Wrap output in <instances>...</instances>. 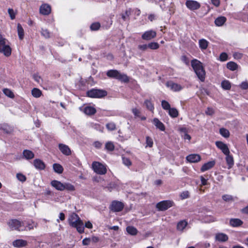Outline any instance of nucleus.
<instances>
[{"label": "nucleus", "mask_w": 248, "mask_h": 248, "mask_svg": "<svg viewBox=\"0 0 248 248\" xmlns=\"http://www.w3.org/2000/svg\"><path fill=\"white\" fill-rule=\"evenodd\" d=\"M199 46L201 49H206L208 45V42L204 39H200L199 41Z\"/></svg>", "instance_id": "32"}, {"label": "nucleus", "mask_w": 248, "mask_h": 248, "mask_svg": "<svg viewBox=\"0 0 248 248\" xmlns=\"http://www.w3.org/2000/svg\"><path fill=\"white\" fill-rule=\"evenodd\" d=\"M161 106L162 108L166 110H169L170 108V104L166 100H162L161 101Z\"/></svg>", "instance_id": "46"}, {"label": "nucleus", "mask_w": 248, "mask_h": 248, "mask_svg": "<svg viewBox=\"0 0 248 248\" xmlns=\"http://www.w3.org/2000/svg\"><path fill=\"white\" fill-rule=\"evenodd\" d=\"M227 68L231 71H234L237 69L238 65L233 62H229L227 63Z\"/></svg>", "instance_id": "34"}, {"label": "nucleus", "mask_w": 248, "mask_h": 248, "mask_svg": "<svg viewBox=\"0 0 248 248\" xmlns=\"http://www.w3.org/2000/svg\"><path fill=\"white\" fill-rule=\"evenodd\" d=\"M53 168L54 171L59 174L62 173L63 170L62 166L57 163H55L53 165Z\"/></svg>", "instance_id": "31"}, {"label": "nucleus", "mask_w": 248, "mask_h": 248, "mask_svg": "<svg viewBox=\"0 0 248 248\" xmlns=\"http://www.w3.org/2000/svg\"><path fill=\"white\" fill-rule=\"evenodd\" d=\"M156 35V32L150 30L148 31H145L141 36V38L143 40H150L153 38H154Z\"/></svg>", "instance_id": "11"}, {"label": "nucleus", "mask_w": 248, "mask_h": 248, "mask_svg": "<svg viewBox=\"0 0 248 248\" xmlns=\"http://www.w3.org/2000/svg\"><path fill=\"white\" fill-rule=\"evenodd\" d=\"M126 231L129 234L132 235H135L137 234V233L138 232L137 229L133 226L127 227Z\"/></svg>", "instance_id": "36"}, {"label": "nucleus", "mask_w": 248, "mask_h": 248, "mask_svg": "<svg viewBox=\"0 0 248 248\" xmlns=\"http://www.w3.org/2000/svg\"><path fill=\"white\" fill-rule=\"evenodd\" d=\"M222 198L224 201L228 202H231L234 201L233 197L230 195H223L222 196Z\"/></svg>", "instance_id": "42"}, {"label": "nucleus", "mask_w": 248, "mask_h": 248, "mask_svg": "<svg viewBox=\"0 0 248 248\" xmlns=\"http://www.w3.org/2000/svg\"><path fill=\"white\" fill-rule=\"evenodd\" d=\"M0 52L2 53L5 56L8 57L11 54V48L10 46L6 44V39L0 34Z\"/></svg>", "instance_id": "3"}, {"label": "nucleus", "mask_w": 248, "mask_h": 248, "mask_svg": "<svg viewBox=\"0 0 248 248\" xmlns=\"http://www.w3.org/2000/svg\"><path fill=\"white\" fill-rule=\"evenodd\" d=\"M16 177L19 181L22 182H25L26 180V176L21 173H17Z\"/></svg>", "instance_id": "53"}, {"label": "nucleus", "mask_w": 248, "mask_h": 248, "mask_svg": "<svg viewBox=\"0 0 248 248\" xmlns=\"http://www.w3.org/2000/svg\"><path fill=\"white\" fill-rule=\"evenodd\" d=\"M201 156L198 154H191L186 156V160L191 163H196L201 160Z\"/></svg>", "instance_id": "15"}, {"label": "nucleus", "mask_w": 248, "mask_h": 248, "mask_svg": "<svg viewBox=\"0 0 248 248\" xmlns=\"http://www.w3.org/2000/svg\"><path fill=\"white\" fill-rule=\"evenodd\" d=\"M33 78L37 83H40L42 81V79L39 75L37 74H34L33 75Z\"/></svg>", "instance_id": "57"}, {"label": "nucleus", "mask_w": 248, "mask_h": 248, "mask_svg": "<svg viewBox=\"0 0 248 248\" xmlns=\"http://www.w3.org/2000/svg\"><path fill=\"white\" fill-rule=\"evenodd\" d=\"M221 86L225 90H229L231 88V84L229 80H224L221 83Z\"/></svg>", "instance_id": "30"}, {"label": "nucleus", "mask_w": 248, "mask_h": 248, "mask_svg": "<svg viewBox=\"0 0 248 248\" xmlns=\"http://www.w3.org/2000/svg\"><path fill=\"white\" fill-rule=\"evenodd\" d=\"M31 94L33 97L38 98L41 95L42 92L37 88H33L31 91Z\"/></svg>", "instance_id": "39"}, {"label": "nucleus", "mask_w": 248, "mask_h": 248, "mask_svg": "<svg viewBox=\"0 0 248 248\" xmlns=\"http://www.w3.org/2000/svg\"><path fill=\"white\" fill-rule=\"evenodd\" d=\"M227 59H228V55L226 53L223 52L220 54V56H219L220 61H221L222 62H224V61H226V60H227Z\"/></svg>", "instance_id": "54"}, {"label": "nucleus", "mask_w": 248, "mask_h": 248, "mask_svg": "<svg viewBox=\"0 0 248 248\" xmlns=\"http://www.w3.org/2000/svg\"><path fill=\"white\" fill-rule=\"evenodd\" d=\"M132 111L135 116L139 117L140 115V111L137 108H134L132 109Z\"/></svg>", "instance_id": "58"}, {"label": "nucleus", "mask_w": 248, "mask_h": 248, "mask_svg": "<svg viewBox=\"0 0 248 248\" xmlns=\"http://www.w3.org/2000/svg\"><path fill=\"white\" fill-rule=\"evenodd\" d=\"M92 167L93 170L97 174L104 175L107 172V169L106 167L99 162H93L92 164Z\"/></svg>", "instance_id": "6"}, {"label": "nucleus", "mask_w": 248, "mask_h": 248, "mask_svg": "<svg viewBox=\"0 0 248 248\" xmlns=\"http://www.w3.org/2000/svg\"><path fill=\"white\" fill-rule=\"evenodd\" d=\"M146 146L152 147L153 145V141L151 138L149 136L146 137Z\"/></svg>", "instance_id": "50"}, {"label": "nucleus", "mask_w": 248, "mask_h": 248, "mask_svg": "<svg viewBox=\"0 0 248 248\" xmlns=\"http://www.w3.org/2000/svg\"><path fill=\"white\" fill-rule=\"evenodd\" d=\"M58 147L61 152L63 155H70L71 154V151L67 145L62 143H60L58 145Z\"/></svg>", "instance_id": "13"}, {"label": "nucleus", "mask_w": 248, "mask_h": 248, "mask_svg": "<svg viewBox=\"0 0 248 248\" xmlns=\"http://www.w3.org/2000/svg\"><path fill=\"white\" fill-rule=\"evenodd\" d=\"M226 161L228 166V169H231L234 165L233 158L232 155L229 154L226 155Z\"/></svg>", "instance_id": "22"}, {"label": "nucleus", "mask_w": 248, "mask_h": 248, "mask_svg": "<svg viewBox=\"0 0 248 248\" xmlns=\"http://www.w3.org/2000/svg\"><path fill=\"white\" fill-rule=\"evenodd\" d=\"M41 34L46 38H49L50 37V33L47 29H42Z\"/></svg>", "instance_id": "47"}, {"label": "nucleus", "mask_w": 248, "mask_h": 248, "mask_svg": "<svg viewBox=\"0 0 248 248\" xmlns=\"http://www.w3.org/2000/svg\"><path fill=\"white\" fill-rule=\"evenodd\" d=\"M68 222L71 226L76 228L79 233L84 232L83 222L77 214L73 213L70 215L68 218Z\"/></svg>", "instance_id": "1"}, {"label": "nucleus", "mask_w": 248, "mask_h": 248, "mask_svg": "<svg viewBox=\"0 0 248 248\" xmlns=\"http://www.w3.org/2000/svg\"><path fill=\"white\" fill-rule=\"evenodd\" d=\"M88 96L92 98H102L107 95V92L104 90L93 89L87 92Z\"/></svg>", "instance_id": "4"}, {"label": "nucleus", "mask_w": 248, "mask_h": 248, "mask_svg": "<svg viewBox=\"0 0 248 248\" xmlns=\"http://www.w3.org/2000/svg\"><path fill=\"white\" fill-rule=\"evenodd\" d=\"M216 240L219 242H226L228 239V236L223 233H218L215 237Z\"/></svg>", "instance_id": "20"}, {"label": "nucleus", "mask_w": 248, "mask_h": 248, "mask_svg": "<svg viewBox=\"0 0 248 248\" xmlns=\"http://www.w3.org/2000/svg\"><path fill=\"white\" fill-rule=\"evenodd\" d=\"M233 56L234 59H240L242 57V54L241 53L236 52L233 54Z\"/></svg>", "instance_id": "60"}, {"label": "nucleus", "mask_w": 248, "mask_h": 248, "mask_svg": "<svg viewBox=\"0 0 248 248\" xmlns=\"http://www.w3.org/2000/svg\"><path fill=\"white\" fill-rule=\"evenodd\" d=\"M122 160H123V163L126 166H130L131 165V162L130 161V160L127 158V157H122Z\"/></svg>", "instance_id": "51"}, {"label": "nucleus", "mask_w": 248, "mask_h": 248, "mask_svg": "<svg viewBox=\"0 0 248 248\" xmlns=\"http://www.w3.org/2000/svg\"><path fill=\"white\" fill-rule=\"evenodd\" d=\"M18 35L19 38L22 40L24 38V31L22 26L20 24H17V26Z\"/></svg>", "instance_id": "35"}, {"label": "nucleus", "mask_w": 248, "mask_h": 248, "mask_svg": "<svg viewBox=\"0 0 248 248\" xmlns=\"http://www.w3.org/2000/svg\"><path fill=\"white\" fill-rule=\"evenodd\" d=\"M67 190L68 191L75 190V187L73 185L69 183H63V190Z\"/></svg>", "instance_id": "43"}, {"label": "nucleus", "mask_w": 248, "mask_h": 248, "mask_svg": "<svg viewBox=\"0 0 248 248\" xmlns=\"http://www.w3.org/2000/svg\"><path fill=\"white\" fill-rule=\"evenodd\" d=\"M138 48L142 51H145L148 48V44L139 45Z\"/></svg>", "instance_id": "59"}, {"label": "nucleus", "mask_w": 248, "mask_h": 248, "mask_svg": "<svg viewBox=\"0 0 248 248\" xmlns=\"http://www.w3.org/2000/svg\"><path fill=\"white\" fill-rule=\"evenodd\" d=\"M93 145L95 148L99 149L101 147L102 144L98 141H96L93 143Z\"/></svg>", "instance_id": "62"}, {"label": "nucleus", "mask_w": 248, "mask_h": 248, "mask_svg": "<svg viewBox=\"0 0 248 248\" xmlns=\"http://www.w3.org/2000/svg\"><path fill=\"white\" fill-rule=\"evenodd\" d=\"M83 112L88 115H92L94 114L96 112V109L91 106H87L84 108Z\"/></svg>", "instance_id": "23"}, {"label": "nucleus", "mask_w": 248, "mask_h": 248, "mask_svg": "<svg viewBox=\"0 0 248 248\" xmlns=\"http://www.w3.org/2000/svg\"><path fill=\"white\" fill-rule=\"evenodd\" d=\"M51 185L58 190H63V183H62L60 181L57 180H53L51 182Z\"/></svg>", "instance_id": "19"}, {"label": "nucleus", "mask_w": 248, "mask_h": 248, "mask_svg": "<svg viewBox=\"0 0 248 248\" xmlns=\"http://www.w3.org/2000/svg\"><path fill=\"white\" fill-rule=\"evenodd\" d=\"M117 79L125 83L128 82L129 80L126 75L124 74H122L119 72Z\"/></svg>", "instance_id": "28"}, {"label": "nucleus", "mask_w": 248, "mask_h": 248, "mask_svg": "<svg viewBox=\"0 0 248 248\" xmlns=\"http://www.w3.org/2000/svg\"><path fill=\"white\" fill-rule=\"evenodd\" d=\"M186 5L190 10L194 11L198 10L201 7V4L197 1L188 0L186 2Z\"/></svg>", "instance_id": "9"}, {"label": "nucleus", "mask_w": 248, "mask_h": 248, "mask_svg": "<svg viewBox=\"0 0 248 248\" xmlns=\"http://www.w3.org/2000/svg\"><path fill=\"white\" fill-rule=\"evenodd\" d=\"M187 222L185 220H182L177 223V229L178 230L182 231L187 226Z\"/></svg>", "instance_id": "33"}, {"label": "nucleus", "mask_w": 248, "mask_h": 248, "mask_svg": "<svg viewBox=\"0 0 248 248\" xmlns=\"http://www.w3.org/2000/svg\"><path fill=\"white\" fill-rule=\"evenodd\" d=\"M166 86L174 92L180 91L183 89V87L180 85L171 81L167 82Z\"/></svg>", "instance_id": "12"}, {"label": "nucleus", "mask_w": 248, "mask_h": 248, "mask_svg": "<svg viewBox=\"0 0 248 248\" xmlns=\"http://www.w3.org/2000/svg\"><path fill=\"white\" fill-rule=\"evenodd\" d=\"M226 20L227 19L225 16H221L215 19V24L217 26H221L225 23Z\"/></svg>", "instance_id": "25"}, {"label": "nucleus", "mask_w": 248, "mask_h": 248, "mask_svg": "<svg viewBox=\"0 0 248 248\" xmlns=\"http://www.w3.org/2000/svg\"><path fill=\"white\" fill-rule=\"evenodd\" d=\"M27 242L22 239H18L13 242V245L15 247H22L26 246Z\"/></svg>", "instance_id": "27"}, {"label": "nucleus", "mask_w": 248, "mask_h": 248, "mask_svg": "<svg viewBox=\"0 0 248 248\" xmlns=\"http://www.w3.org/2000/svg\"><path fill=\"white\" fill-rule=\"evenodd\" d=\"M144 104L146 106V108L148 110L151 111H153L154 110V106L150 100L147 99L145 100L144 101Z\"/></svg>", "instance_id": "38"}, {"label": "nucleus", "mask_w": 248, "mask_h": 248, "mask_svg": "<svg viewBox=\"0 0 248 248\" xmlns=\"http://www.w3.org/2000/svg\"><path fill=\"white\" fill-rule=\"evenodd\" d=\"M124 207V204L123 202L114 201L111 202L109 208L111 211L114 212L121 211Z\"/></svg>", "instance_id": "8"}, {"label": "nucleus", "mask_w": 248, "mask_h": 248, "mask_svg": "<svg viewBox=\"0 0 248 248\" xmlns=\"http://www.w3.org/2000/svg\"><path fill=\"white\" fill-rule=\"evenodd\" d=\"M214 112H215L214 110L213 109V108H208L205 111L206 114H207L208 115H210V116L214 114Z\"/></svg>", "instance_id": "55"}, {"label": "nucleus", "mask_w": 248, "mask_h": 248, "mask_svg": "<svg viewBox=\"0 0 248 248\" xmlns=\"http://www.w3.org/2000/svg\"><path fill=\"white\" fill-rule=\"evenodd\" d=\"M216 145L218 148L222 151L224 155H226L230 154V150L227 145L222 141H216Z\"/></svg>", "instance_id": "10"}, {"label": "nucleus", "mask_w": 248, "mask_h": 248, "mask_svg": "<svg viewBox=\"0 0 248 248\" xmlns=\"http://www.w3.org/2000/svg\"><path fill=\"white\" fill-rule=\"evenodd\" d=\"M8 224L12 230L23 231L26 230V228L20 229L21 227L24 226V223L16 219L10 220Z\"/></svg>", "instance_id": "5"}, {"label": "nucleus", "mask_w": 248, "mask_h": 248, "mask_svg": "<svg viewBox=\"0 0 248 248\" xmlns=\"http://www.w3.org/2000/svg\"><path fill=\"white\" fill-rule=\"evenodd\" d=\"M215 163L216 162L214 160L209 161L202 165L201 168V170L202 172L205 171L212 168L215 166Z\"/></svg>", "instance_id": "17"}, {"label": "nucleus", "mask_w": 248, "mask_h": 248, "mask_svg": "<svg viewBox=\"0 0 248 248\" xmlns=\"http://www.w3.org/2000/svg\"><path fill=\"white\" fill-rule=\"evenodd\" d=\"M105 149L109 151H112L114 149V145L112 142L108 141L105 144Z\"/></svg>", "instance_id": "44"}, {"label": "nucleus", "mask_w": 248, "mask_h": 248, "mask_svg": "<svg viewBox=\"0 0 248 248\" xmlns=\"http://www.w3.org/2000/svg\"><path fill=\"white\" fill-rule=\"evenodd\" d=\"M153 123L161 131H164L165 127L164 124L160 121L157 118H154Z\"/></svg>", "instance_id": "21"}, {"label": "nucleus", "mask_w": 248, "mask_h": 248, "mask_svg": "<svg viewBox=\"0 0 248 248\" xmlns=\"http://www.w3.org/2000/svg\"><path fill=\"white\" fill-rule=\"evenodd\" d=\"M107 128L109 131H113L116 129V125L114 123L111 122L106 124Z\"/></svg>", "instance_id": "48"}, {"label": "nucleus", "mask_w": 248, "mask_h": 248, "mask_svg": "<svg viewBox=\"0 0 248 248\" xmlns=\"http://www.w3.org/2000/svg\"><path fill=\"white\" fill-rule=\"evenodd\" d=\"M100 27V23H99L98 22H96V23H93L91 25L90 29L92 31H97L99 29Z\"/></svg>", "instance_id": "49"}, {"label": "nucleus", "mask_w": 248, "mask_h": 248, "mask_svg": "<svg viewBox=\"0 0 248 248\" xmlns=\"http://www.w3.org/2000/svg\"><path fill=\"white\" fill-rule=\"evenodd\" d=\"M34 227H36V225L33 222H31V223L28 222L27 228L29 230L33 229Z\"/></svg>", "instance_id": "61"}, {"label": "nucleus", "mask_w": 248, "mask_h": 248, "mask_svg": "<svg viewBox=\"0 0 248 248\" xmlns=\"http://www.w3.org/2000/svg\"><path fill=\"white\" fill-rule=\"evenodd\" d=\"M3 92L5 95L11 98H13L15 96L14 93L9 89H3Z\"/></svg>", "instance_id": "41"}, {"label": "nucleus", "mask_w": 248, "mask_h": 248, "mask_svg": "<svg viewBox=\"0 0 248 248\" xmlns=\"http://www.w3.org/2000/svg\"><path fill=\"white\" fill-rule=\"evenodd\" d=\"M243 221L238 218H232L230 220V224L232 227H239L242 225Z\"/></svg>", "instance_id": "24"}, {"label": "nucleus", "mask_w": 248, "mask_h": 248, "mask_svg": "<svg viewBox=\"0 0 248 248\" xmlns=\"http://www.w3.org/2000/svg\"><path fill=\"white\" fill-rule=\"evenodd\" d=\"M33 165L37 169L42 170L45 168V163L39 159H35L33 161Z\"/></svg>", "instance_id": "18"}, {"label": "nucleus", "mask_w": 248, "mask_h": 248, "mask_svg": "<svg viewBox=\"0 0 248 248\" xmlns=\"http://www.w3.org/2000/svg\"><path fill=\"white\" fill-rule=\"evenodd\" d=\"M40 13L43 15H48L51 12V7L47 4H43L40 7Z\"/></svg>", "instance_id": "14"}, {"label": "nucleus", "mask_w": 248, "mask_h": 248, "mask_svg": "<svg viewBox=\"0 0 248 248\" xmlns=\"http://www.w3.org/2000/svg\"><path fill=\"white\" fill-rule=\"evenodd\" d=\"M240 87L244 90H246L248 88V83L247 82H243L240 85Z\"/></svg>", "instance_id": "63"}, {"label": "nucleus", "mask_w": 248, "mask_h": 248, "mask_svg": "<svg viewBox=\"0 0 248 248\" xmlns=\"http://www.w3.org/2000/svg\"><path fill=\"white\" fill-rule=\"evenodd\" d=\"M91 242V239L90 238H85L82 240V244L84 246L89 245Z\"/></svg>", "instance_id": "56"}, {"label": "nucleus", "mask_w": 248, "mask_h": 248, "mask_svg": "<svg viewBox=\"0 0 248 248\" xmlns=\"http://www.w3.org/2000/svg\"><path fill=\"white\" fill-rule=\"evenodd\" d=\"M0 129L6 134H11L14 131L13 128L7 124H0Z\"/></svg>", "instance_id": "16"}, {"label": "nucleus", "mask_w": 248, "mask_h": 248, "mask_svg": "<svg viewBox=\"0 0 248 248\" xmlns=\"http://www.w3.org/2000/svg\"><path fill=\"white\" fill-rule=\"evenodd\" d=\"M8 14L11 19L13 20L16 17V14L13 9L9 8L8 9Z\"/></svg>", "instance_id": "52"}, {"label": "nucleus", "mask_w": 248, "mask_h": 248, "mask_svg": "<svg viewBox=\"0 0 248 248\" xmlns=\"http://www.w3.org/2000/svg\"><path fill=\"white\" fill-rule=\"evenodd\" d=\"M219 133L221 136L226 138H228L230 136V132L229 130L224 128H220L219 129Z\"/></svg>", "instance_id": "40"}, {"label": "nucleus", "mask_w": 248, "mask_h": 248, "mask_svg": "<svg viewBox=\"0 0 248 248\" xmlns=\"http://www.w3.org/2000/svg\"><path fill=\"white\" fill-rule=\"evenodd\" d=\"M173 204V202L171 201H163L157 203L156 207L159 211H165L172 206Z\"/></svg>", "instance_id": "7"}, {"label": "nucleus", "mask_w": 248, "mask_h": 248, "mask_svg": "<svg viewBox=\"0 0 248 248\" xmlns=\"http://www.w3.org/2000/svg\"><path fill=\"white\" fill-rule=\"evenodd\" d=\"M191 63V66L198 78L201 81H204L205 78V71L202 63L196 59L192 60Z\"/></svg>", "instance_id": "2"}, {"label": "nucleus", "mask_w": 248, "mask_h": 248, "mask_svg": "<svg viewBox=\"0 0 248 248\" xmlns=\"http://www.w3.org/2000/svg\"><path fill=\"white\" fill-rule=\"evenodd\" d=\"M148 47L151 49H157L159 47V45L156 42H151L148 44Z\"/></svg>", "instance_id": "45"}, {"label": "nucleus", "mask_w": 248, "mask_h": 248, "mask_svg": "<svg viewBox=\"0 0 248 248\" xmlns=\"http://www.w3.org/2000/svg\"><path fill=\"white\" fill-rule=\"evenodd\" d=\"M169 115L172 118L177 117L178 116V111L175 108H170L168 110Z\"/></svg>", "instance_id": "37"}, {"label": "nucleus", "mask_w": 248, "mask_h": 248, "mask_svg": "<svg viewBox=\"0 0 248 248\" xmlns=\"http://www.w3.org/2000/svg\"><path fill=\"white\" fill-rule=\"evenodd\" d=\"M181 60L186 64H188V61L186 56L183 55L181 57Z\"/></svg>", "instance_id": "64"}, {"label": "nucleus", "mask_w": 248, "mask_h": 248, "mask_svg": "<svg viewBox=\"0 0 248 248\" xmlns=\"http://www.w3.org/2000/svg\"><path fill=\"white\" fill-rule=\"evenodd\" d=\"M119 71L116 70H109L107 73V75L109 78H112L117 79Z\"/></svg>", "instance_id": "29"}, {"label": "nucleus", "mask_w": 248, "mask_h": 248, "mask_svg": "<svg viewBox=\"0 0 248 248\" xmlns=\"http://www.w3.org/2000/svg\"><path fill=\"white\" fill-rule=\"evenodd\" d=\"M23 155L26 159H31L34 156L33 153L28 150H24L23 152Z\"/></svg>", "instance_id": "26"}]
</instances>
